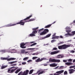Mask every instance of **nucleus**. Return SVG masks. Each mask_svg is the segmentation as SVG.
I'll list each match as a JSON object with an SVG mask.
<instances>
[{
	"mask_svg": "<svg viewBox=\"0 0 75 75\" xmlns=\"http://www.w3.org/2000/svg\"><path fill=\"white\" fill-rule=\"evenodd\" d=\"M38 54V53H33L32 54V55H37Z\"/></svg>",
	"mask_w": 75,
	"mask_h": 75,
	"instance_id": "nucleus-43",
	"label": "nucleus"
},
{
	"mask_svg": "<svg viewBox=\"0 0 75 75\" xmlns=\"http://www.w3.org/2000/svg\"><path fill=\"white\" fill-rule=\"evenodd\" d=\"M13 66H16V64H13Z\"/></svg>",
	"mask_w": 75,
	"mask_h": 75,
	"instance_id": "nucleus-59",
	"label": "nucleus"
},
{
	"mask_svg": "<svg viewBox=\"0 0 75 75\" xmlns=\"http://www.w3.org/2000/svg\"><path fill=\"white\" fill-rule=\"evenodd\" d=\"M34 42H30V43H34Z\"/></svg>",
	"mask_w": 75,
	"mask_h": 75,
	"instance_id": "nucleus-62",
	"label": "nucleus"
},
{
	"mask_svg": "<svg viewBox=\"0 0 75 75\" xmlns=\"http://www.w3.org/2000/svg\"><path fill=\"white\" fill-rule=\"evenodd\" d=\"M21 52L23 54L25 53V50H21Z\"/></svg>",
	"mask_w": 75,
	"mask_h": 75,
	"instance_id": "nucleus-35",
	"label": "nucleus"
},
{
	"mask_svg": "<svg viewBox=\"0 0 75 75\" xmlns=\"http://www.w3.org/2000/svg\"><path fill=\"white\" fill-rule=\"evenodd\" d=\"M66 32H67L68 33H70V32H71V30H66Z\"/></svg>",
	"mask_w": 75,
	"mask_h": 75,
	"instance_id": "nucleus-33",
	"label": "nucleus"
},
{
	"mask_svg": "<svg viewBox=\"0 0 75 75\" xmlns=\"http://www.w3.org/2000/svg\"><path fill=\"white\" fill-rule=\"evenodd\" d=\"M52 39H53V40H55V39H56L55 37H52Z\"/></svg>",
	"mask_w": 75,
	"mask_h": 75,
	"instance_id": "nucleus-56",
	"label": "nucleus"
},
{
	"mask_svg": "<svg viewBox=\"0 0 75 75\" xmlns=\"http://www.w3.org/2000/svg\"><path fill=\"white\" fill-rule=\"evenodd\" d=\"M38 57H33L32 58L33 59H37Z\"/></svg>",
	"mask_w": 75,
	"mask_h": 75,
	"instance_id": "nucleus-40",
	"label": "nucleus"
},
{
	"mask_svg": "<svg viewBox=\"0 0 75 75\" xmlns=\"http://www.w3.org/2000/svg\"><path fill=\"white\" fill-rule=\"evenodd\" d=\"M27 53H28V52H25V54H27Z\"/></svg>",
	"mask_w": 75,
	"mask_h": 75,
	"instance_id": "nucleus-63",
	"label": "nucleus"
},
{
	"mask_svg": "<svg viewBox=\"0 0 75 75\" xmlns=\"http://www.w3.org/2000/svg\"><path fill=\"white\" fill-rule=\"evenodd\" d=\"M21 69H22V68H21L18 69H17L16 71H15V74H17L18 73V72H20V71Z\"/></svg>",
	"mask_w": 75,
	"mask_h": 75,
	"instance_id": "nucleus-17",
	"label": "nucleus"
},
{
	"mask_svg": "<svg viewBox=\"0 0 75 75\" xmlns=\"http://www.w3.org/2000/svg\"><path fill=\"white\" fill-rule=\"evenodd\" d=\"M15 68H16V67H11L10 69H12V68H14V69H15Z\"/></svg>",
	"mask_w": 75,
	"mask_h": 75,
	"instance_id": "nucleus-53",
	"label": "nucleus"
},
{
	"mask_svg": "<svg viewBox=\"0 0 75 75\" xmlns=\"http://www.w3.org/2000/svg\"><path fill=\"white\" fill-rule=\"evenodd\" d=\"M27 59H28V57H26L24 58L23 59V61H26V60H27Z\"/></svg>",
	"mask_w": 75,
	"mask_h": 75,
	"instance_id": "nucleus-30",
	"label": "nucleus"
},
{
	"mask_svg": "<svg viewBox=\"0 0 75 75\" xmlns=\"http://www.w3.org/2000/svg\"><path fill=\"white\" fill-rule=\"evenodd\" d=\"M18 67H15V69H12L11 70V73H13V72H14V71H16V70L17 69H18Z\"/></svg>",
	"mask_w": 75,
	"mask_h": 75,
	"instance_id": "nucleus-21",
	"label": "nucleus"
},
{
	"mask_svg": "<svg viewBox=\"0 0 75 75\" xmlns=\"http://www.w3.org/2000/svg\"><path fill=\"white\" fill-rule=\"evenodd\" d=\"M73 62H75V59H74L73 61Z\"/></svg>",
	"mask_w": 75,
	"mask_h": 75,
	"instance_id": "nucleus-61",
	"label": "nucleus"
},
{
	"mask_svg": "<svg viewBox=\"0 0 75 75\" xmlns=\"http://www.w3.org/2000/svg\"><path fill=\"white\" fill-rule=\"evenodd\" d=\"M33 71H34V70L33 69L30 70L29 73V74H31L33 72Z\"/></svg>",
	"mask_w": 75,
	"mask_h": 75,
	"instance_id": "nucleus-28",
	"label": "nucleus"
},
{
	"mask_svg": "<svg viewBox=\"0 0 75 75\" xmlns=\"http://www.w3.org/2000/svg\"><path fill=\"white\" fill-rule=\"evenodd\" d=\"M72 60L71 59H69L68 60V62H72Z\"/></svg>",
	"mask_w": 75,
	"mask_h": 75,
	"instance_id": "nucleus-42",
	"label": "nucleus"
},
{
	"mask_svg": "<svg viewBox=\"0 0 75 75\" xmlns=\"http://www.w3.org/2000/svg\"><path fill=\"white\" fill-rule=\"evenodd\" d=\"M58 67H59V66H57L56 67H55L54 69H57L58 68Z\"/></svg>",
	"mask_w": 75,
	"mask_h": 75,
	"instance_id": "nucleus-47",
	"label": "nucleus"
},
{
	"mask_svg": "<svg viewBox=\"0 0 75 75\" xmlns=\"http://www.w3.org/2000/svg\"><path fill=\"white\" fill-rule=\"evenodd\" d=\"M65 64L66 65H68V66H69L70 65H72L73 64L72 63L67 62L65 63Z\"/></svg>",
	"mask_w": 75,
	"mask_h": 75,
	"instance_id": "nucleus-14",
	"label": "nucleus"
},
{
	"mask_svg": "<svg viewBox=\"0 0 75 75\" xmlns=\"http://www.w3.org/2000/svg\"><path fill=\"white\" fill-rule=\"evenodd\" d=\"M63 62H67V60H63Z\"/></svg>",
	"mask_w": 75,
	"mask_h": 75,
	"instance_id": "nucleus-51",
	"label": "nucleus"
},
{
	"mask_svg": "<svg viewBox=\"0 0 75 75\" xmlns=\"http://www.w3.org/2000/svg\"><path fill=\"white\" fill-rule=\"evenodd\" d=\"M26 44L24 43H22L20 44V47L22 48H25L26 47L25 46H24Z\"/></svg>",
	"mask_w": 75,
	"mask_h": 75,
	"instance_id": "nucleus-8",
	"label": "nucleus"
},
{
	"mask_svg": "<svg viewBox=\"0 0 75 75\" xmlns=\"http://www.w3.org/2000/svg\"><path fill=\"white\" fill-rule=\"evenodd\" d=\"M43 65L44 66H47V65H48V64H44Z\"/></svg>",
	"mask_w": 75,
	"mask_h": 75,
	"instance_id": "nucleus-55",
	"label": "nucleus"
},
{
	"mask_svg": "<svg viewBox=\"0 0 75 75\" xmlns=\"http://www.w3.org/2000/svg\"><path fill=\"white\" fill-rule=\"evenodd\" d=\"M32 60H28L27 61L28 62H32Z\"/></svg>",
	"mask_w": 75,
	"mask_h": 75,
	"instance_id": "nucleus-49",
	"label": "nucleus"
},
{
	"mask_svg": "<svg viewBox=\"0 0 75 75\" xmlns=\"http://www.w3.org/2000/svg\"><path fill=\"white\" fill-rule=\"evenodd\" d=\"M63 68V66H61L60 67V69H61L62 68Z\"/></svg>",
	"mask_w": 75,
	"mask_h": 75,
	"instance_id": "nucleus-60",
	"label": "nucleus"
},
{
	"mask_svg": "<svg viewBox=\"0 0 75 75\" xmlns=\"http://www.w3.org/2000/svg\"><path fill=\"white\" fill-rule=\"evenodd\" d=\"M37 44V43H33V44H32L31 45H30V47H32L33 46H34V45H36Z\"/></svg>",
	"mask_w": 75,
	"mask_h": 75,
	"instance_id": "nucleus-32",
	"label": "nucleus"
},
{
	"mask_svg": "<svg viewBox=\"0 0 75 75\" xmlns=\"http://www.w3.org/2000/svg\"><path fill=\"white\" fill-rule=\"evenodd\" d=\"M56 39H58L59 38V37L58 36L55 37Z\"/></svg>",
	"mask_w": 75,
	"mask_h": 75,
	"instance_id": "nucleus-52",
	"label": "nucleus"
},
{
	"mask_svg": "<svg viewBox=\"0 0 75 75\" xmlns=\"http://www.w3.org/2000/svg\"><path fill=\"white\" fill-rule=\"evenodd\" d=\"M8 66L6 65V66H2L1 67V69H4V68H6Z\"/></svg>",
	"mask_w": 75,
	"mask_h": 75,
	"instance_id": "nucleus-23",
	"label": "nucleus"
},
{
	"mask_svg": "<svg viewBox=\"0 0 75 75\" xmlns=\"http://www.w3.org/2000/svg\"><path fill=\"white\" fill-rule=\"evenodd\" d=\"M46 59H47L46 58H42L40 59V58H38L36 60V62H40V61H42V60H46Z\"/></svg>",
	"mask_w": 75,
	"mask_h": 75,
	"instance_id": "nucleus-5",
	"label": "nucleus"
},
{
	"mask_svg": "<svg viewBox=\"0 0 75 75\" xmlns=\"http://www.w3.org/2000/svg\"><path fill=\"white\" fill-rule=\"evenodd\" d=\"M33 16V15H31L28 17L27 18L24 19V21H25L26 20H27L28 19H30V18L31 17Z\"/></svg>",
	"mask_w": 75,
	"mask_h": 75,
	"instance_id": "nucleus-20",
	"label": "nucleus"
},
{
	"mask_svg": "<svg viewBox=\"0 0 75 75\" xmlns=\"http://www.w3.org/2000/svg\"><path fill=\"white\" fill-rule=\"evenodd\" d=\"M57 50V48L56 47L54 48L53 49V50Z\"/></svg>",
	"mask_w": 75,
	"mask_h": 75,
	"instance_id": "nucleus-48",
	"label": "nucleus"
},
{
	"mask_svg": "<svg viewBox=\"0 0 75 75\" xmlns=\"http://www.w3.org/2000/svg\"><path fill=\"white\" fill-rule=\"evenodd\" d=\"M34 20H35L34 18L31 19L27 21H25V23H26V22H30V21H34Z\"/></svg>",
	"mask_w": 75,
	"mask_h": 75,
	"instance_id": "nucleus-22",
	"label": "nucleus"
},
{
	"mask_svg": "<svg viewBox=\"0 0 75 75\" xmlns=\"http://www.w3.org/2000/svg\"><path fill=\"white\" fill-rule=\"evenodd\" d=\"M71 34H72V35L71 36V37L72 36H73V35H75V31H73L71 32V33H70Z\"/></svg>",
	"mask_w": 75,
	"mask_h": 75,
	"instance_id": "nucleus-26",
	"label": "nucleus"
},
{
	"mask_svg": "<svg viewBox=\"0 0 75 75\" xmlns=\"http://www.w3.org/2000/svg\"><path fill=\"white\" fill-rule=\"evenodd\" d=\"M52 25V24L49 25H47V26H46L45 27V28H49L50 26H51V25Z\"/></svg>",
	"mask_w": 75,
	"mask_h": 75,
	"instance_id": "nucleus-24",
	"label": "nucleus"
},
{
	"mask_svg": "<svg viewBox=\"0 0 75 75\" xmlns=\"http://www.w3.org/2000/svg\"><path fill=\"white\" fill-rule=\"evenodd\" d=\"M58 48L59 49H63L62 45V46H58Z\"/></svg>",
	"mask_w": 75,
	"mask_h": 75,
	"instance_id": "nucleus-29",
	"label": "nucleus"
},
{
	"mask_svg": "<svg viewBox=\"0 0 75 75\" xmlns=\"http://www.w3.org/2000/svg\"><path fill=\"white\" fill-rule=\"evenodd\" d=\"M63 43H64V42H60L59 43H58V45H60L61 44H63Z\"/></svg>",
	"mask_w": 75,
	"mask_h": 75,
	"instance_id": "nucleus-41",
	"label": "nucleus"
},
{
	"mask_svg": "<svg viewBox=\"0 0 75 75\" xmlns=\"http://www.w3.org/2000/svg\"><path fill=\"white\" fill-rule=\"evenodd\" d=\"M49 62H60V60L56 59H50L49 60Z\"/></svg>",
	"mask_w": 75,
	"mask_h": 75,
	"instance_id": "nucleus-3",
	"label": "nucleus"
},
{
	"mask_svg": "<svg viewBox=\"0 0 75 75\" xmlns=\"http://www.w3.org/2000/svg\"><path fill=\"white\" fill-rule=\"evenodd\" d=\"M38 28V27L37 28H33V30H37Z\"/></svg>",
	"mask_w": 75,
	"mask_h": 75,
	"instance_id": "nucleus-46",
	"label": "nucleus"
},
{
	"mask_svg": "<svg viewBox=\"0 0 75 75\" xmlns=\"http://www.w3.org/2000/svg\"><path fill=\"white\" fill-rule=\"evenodd\" d=\"M28 50H35V48H29L27 49Z\"/></svg>",
	"mask_w": 75,
	"mask_h": 75,
	"instance_id": "nucleus-38",
	"label": "nucleus"
},
{
	"mask_svg": "<svg viewBox=\"0 0 75 75\" xmlns=\"http://www.w3.org/2000/svg\"><path fill=\"white\" fill-rule=\"evenodd\" d=\"M69 73L71 74H72V73H74V72H75V70L74 69H70L69 70Z\"/></svg>",
	"mask_w": 75,
	"mask_h": 75,
	"instance_id": "nucleus-12",
	"label": "nucleus"
},
{
	"mask_svg": "<svg viewBox=\"0 0 75 75\" xmlns=\"http://www.w3.org/2000/svg\"><path fill=\"white\" fill-rule=\"evenodd\" d=\"M64 57V56H59L57 57V58H63Z\"/></svg>",
	"mask_w": 75,
	"mask_h": 75,
	"instance_id": "nucleus-36",
	"label": "nucleus"
},
{
	"mask_svg": "<svg viewBox=\"0 0 75 75\" xmlns=\"http://www.w3.org/2000/svg\"><path fill=\"white\" fill-rule=\"evenodd\" d=\"M64 35L66 37H68L69 36H71L72 35L71 34V33H68L65 34Z\"/></svg>",
	"mask_w": 75,
	"mask_h": 75,
	"instance_id": "nucleus-13",
	"label": "nucleus"
},
{
	"mask_svg": "<svg viewBox=\"0 0 75 75\" xmlns=\"http://www.w3.org/2000/svg\"><path fill=\"white\" fill-rule=\"evenodd\" d=\"M64 75H67L68 73L67 72V71H65L64 72Z\"/></svg>",
	"mask_w": 75,
	"mask_h": 75,
	"instance_id": "nucleus-39",
	"label": "nucleus"
},
{
	"mask_svg": "<svg viewBox=\"0 0 75 75\" xmlns=\"http://www.w3.org/2000/svg\"><path fill=\"white\" fill-rule=\"evenodd\" d=\"M55 34H56V33H55L54 35H53V37H54V36H55Z\"/></svg>",
	"mask_w": 75,
	"mask_h": 75,
	"instance_id": "nucleus-58",
	"label": "nucleus"
},
{
	"mask_svg": "<svg viewBox=\"0 0 75 75\" xmlns=\"http://www.w3.org/2000/svg\"><path fill=\"white\" fill-rule=\"evenodd\" d=\"M8 59V58H6V57H1V60H6Z\"/></svg>",
	"mask_w": 75,
	"mask_h": 75,
	"instance_id": "nucleus-25",
	"label": "nucleus"
},
{
	"mask_svg": "<svg viewBox=\"0 0 75 75\" xmlns=\"http://www.w3.org/2000/svg\"><path fill=\"white\" fill-rule=\"evenodd\" d=\"M59 52V51H55L54 52H49V53L51 55H54V54H57V53H58Z\"/></svg>",
	"mask_w": 75,
	"mask_h": 75,
	"instance_id": "nucleus-6",
	"label": "nucleus"
},
{
	"mask_svg": "<svg viewBox=\"0 0 75 75\" xmlns=\"http://www.w3.org/2000/svg\"><path fill=\"white\" fill-rule=\"evenodd\" d=\"M28 72L29 70H27L24 71L23 73V71H21L18 73V75H27L28 74Z\"/></svg>",
	"mask_w": 75,
	"mask_h": 75,
	"instance_id": "nucleus-1",
	"label": "nucleus"
},
{
	"mask_svg": "<svg viewBox=\"0 0 75 75\" xmlns=\"http://www.w3.org/2000/svg\"><path fill=\"white\" fill-rule=\"evenodd\" d=\"M36 33H37V31L36 30L32 32V34H30V35H29V37L30 36V37H33V36H35V35L34 34H36Z\"/></svg>",
	"mask_w": 75,
	"mask_h": 75,
	"instance_id": "nucleus-7",
	"label": "nucleus"
},
{
	"mask_svg": "<svg viewBox=\"0 0 75 75\" xmlns=\"http://www.w3.org/2000/svg\"><path fill=\"white\" fill-rule=\"evenodd\" d=\"M71 29V28L68 27H66L65 28V29L66 30H69V29Z\"/></svg>",
	"mask_w": 75,
	"mask_h": 75,
	"instance_id": "nucleus-34",
	"label": "nucleus"
},
{
	"mask_svg": "<svg viewBox=\"0 0 75 75\" xmlns=\"http://www.w3.org/2000/svg\"><path fill=\"white\" fill-rule=\"evenodd\" d=\"M40 72V71H38L37 73H36V74H38V75H40V74H43V73H44V71H42Z\"/></svg>",
	"mask_w": 75,
	"mask_h": 75,
	"instance_id": "nucleus-16",
	"label": "nucleus"
},
{
	"mask_svg": "<svg viewBox=\"0 0 75 75\" xmlns=\"http://www.w3.org/2000/svg\"><path fill=\"white\" fill-rule=\"evenodd\" d=\"M70 52L71 53H74L75 51L74 50H71Z\"/></svg>",
	"mask_w": 75,
	"mask_h": 75,
	"instance_id": "nucleus-44",
	"label": "nucleus"
},
{
	"mask_svg": "<svg viewBox=\"0 0 75 75\" xmlns=\"http://www.w3.org/2000/svg\"><path fill=\"white\" fill-rule=\"evenodd\" d=\"M16 59V58H8V59H7V61H13V60H15V59Z\"/></svg>",
	"mask_w": 75,
	"mask_h": 75,
	"instance_id": "nucleus-15",
	"label": "nucleus"
},
{
	"mask_svg": "<svg viewBox=\"0 0 75 75\" xmlns=\"http://www.w3.org/2000/svg\"><path fill=\"white\" fill-rule=\"evenodd\" d=\"M48 32H49V30L48 29H45L43 32L40 33V35H44L46 34Z\"/></svg>",
	"mask_w": 75,
	"mask_h": 75,
	"instance_id": "nucleus-2",
	"label": "nucleus"
},
{
	"mask_svg": "<svg viewBox=\"0 0 75 75\" xmlns=\"http://www.w3.org/2000/svg\"><path fill=\"white\" fill-rule=\"evenodd\" d=\"M51 34H49L47 35L44 38H43L42 39H45V38H48V37H50L51 36Z\"/></svg>",
	"mask_w": 75,
	"mask_h": 75,
	"instance_id": "nucleus-18",
	"label": "nucleus"
},
{
	"mask_svg": "<svg viewBox=\"0 0 75 75\" xmlns=\"http://www.w3.org/2000/svg\"><path fill=\"white\" fill-rule=\"evenodd\" d=\"M0 52H6L5 50H1L0 51Z\"/></svg>",
	"mask_w": 75,
	"mask_h": 75,
	"instance_id": "nucleus-37",
	"label": "nucleus"
},
{
	"mask_svg": "<svg viewBox=\"0 0 75 75\" xmlns=\"http://www.w3.org/2000/svg\"><path fill=\"white\" fill-rule=\"evenodd\" d=\"M26 64V62H23L22 63V65H25V64Z\"/></svg>",
	"mask_w": 75,
	"mask_h": 75,
	"instance_id": "nucleus-50",
	"label": "nucleus"
},
{
	"mask_svg": "<svg viewBox=\"0 0 75 75\" xmlns=\"http://www.w3.org/2000/svg\"><path fill=\"white\" fill-rule=\"evenodd\" d=\"M44 28H42V29H40V30H39L38 33H41V31H42L44 30Z\"/></svg>",
	"mask_w": 75,
	"mask_h": 75,
	"instance_id": "nucleus-27",
	"label": "nucleus"
},
{
	"mask_svg": "<svg viewBox=\"0 0 75 75\" xmlns=\"http://www.w3.org/2000/svg\"><path fill=\"white\" fill-rule=\"evenodd\" d=\"M73 23H75V20H74V21H73Z\"/></svg>",
	"mask_w": 75,
	"mask_h": 75,
	"instance_id": "nucleus-64",
	"label": "nucleus"
},
{
	"mask_svg": "<svg viewBox=\"0 0 75 75\" xmlns=\"http://www.w3.org/2000/svg\"><path fill=\"white\" fill-rule=\"evenodd\" d=\"M25 22H23V20L21 21L20 22L17 23L16 24V25L17 24H21V25H24V23H25Z\"/></svg>",
	"mask_w": 75,
	"mask_h": 75,
	"instance_id": "nucleus-9",
	"label": "nucleus"
},
{
	"mask_svg": "<svg viewBox=\"0 0 75 75\" xmlns=\"http://www.w3.org/2000/svg\"><path fill=\"white\" fill-rule=\"evenodd\" d=\"M71 46H72V45L71 44L69 45H62L63 49H66L67 48H68V47H71Z\"/></svg>",
	"mask_w": 75,
	"mask_h": 75,
	"instance_id": "nucleus-4",
	"label": "nucleus"
},
{
	"mask_svg": "<svg viewBox=\"0 0 75 75\" xmlns=\"http://www.w3.org/2000/svg\"><path fill=\"white\" fill-rule=\"evenodd\" d=\"M74 67H75V65L73 66H71L69 67L70 69H72V68H74Z\"/></svg>",
	"mask_w": 75,
	"mask_h": 75,
	"instance_id": "nucleus-31",
	"label": "nucleus"
},
{
	"mask_svg": "<svg viewBox=\"0 0 75 75\" xmlns=\"http://www.w3.org/2000/svg\"><path fill=\"white\" fill-rule=\"evenodd\" d=\"M55 41H56L55 40H52L51 41V42L52 43L54 42H55Z\"/></svg>",
	"mask_w": 75,
	"mask_h": 75,
	"instance_id": "nucleus-45",
	"label": "nucleus"
},
{
	"mask_svg": "<svg viewBox=\"0 0 75 75\" xmlns=\"http://www.w3.org/2000/svg\"><path fill=\"white\" fill-rule=\"evenodd\" d=\"M17 61H15L13 62H8V64H14V63H16Z\"/></svg>",
	"mask_w": 75,
	"mask_h": 75,
	"instance_id": "nucleus-19",
	"label": "nucleus"
},
{
	"mask_svg": "<svg viewBox=\"0 0 75 75\" xmlns=\"http://www.w3.org/2000/svg\"><path fill=\"white\" fill-rule=\"evenodd\" d=\"M8 72L9 73H11V71H10V69H9L8 70Z\"/></svg>",
	"mask_w": 75,
	"mask_h": 75,
	"instance_id": "nucleus-54",
	"label": "nucleus"
},
{
	"mask_svg": "<svg viewBox=\"0 0 75 75\" xmlns=\"http://www.w3.org/2000/svg\"><path fill=\"white\" fill-rule=\"evenodd\" d=\"M57 65H58V64L55 63H53L52 64H51L50 65V66L52 67H57Z\"/></svg>",
	"mask_w": 75,
	"mask_h": 75,
	"instance_id": "nucleus-10",
	"label": "nucleus"
},
{
	"mask_svg": "<svg viewBox=\"0 0 75 75\" xmlns=\"http://www.w3.org/2000/svg\"><path fill=\"white\" fill-rule=\"evenodd\" d=\"M16 25V23L14 24H9L5 25V27H11V26H14V25Z\"/></svg>",
	"mask_w": 75,
	"mask_h": 75,
	"instance_id": "nucleus-11",
	"label": "nucleus"
},
{
	"mask_svg": "<svg viewBox=\"0 0 75 75\" xmlns=\"http://www.w3.org/2000/svg\"><path fill=\"white\" fill-rule=\"evenodd\" d=\"M60 37L61 38H63V36H62V35L60 36Z\"/></svg>",
	"mask_w": 75,
	"mask_h": 75,
	"instance_id": "nucleus-57",
	"label": "nucleus"
}]
</instances>
